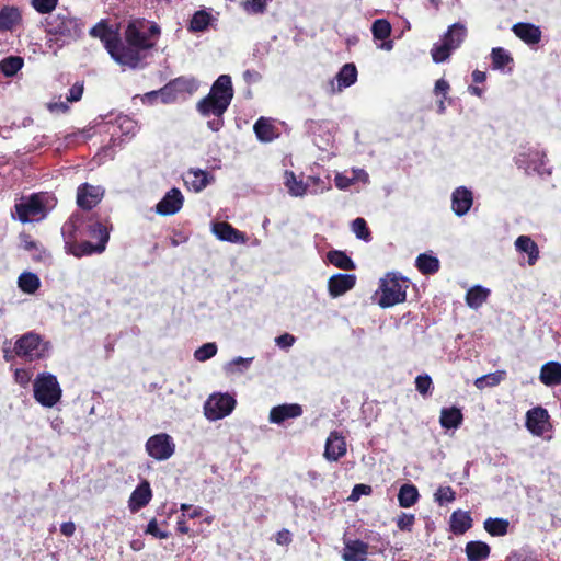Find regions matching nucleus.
Segmentation results:
<instances>
[{
    "instance_id": "64",
    "label": "nucleus",
    "mask_w": 561,
    "mask_h": 561,
    "mask_svg": "<svg viewBox=\"0 0 561 561\" xmlns=\"http://www.w3.org/2000/svg\"><path fill=\"white\" fill-rule=\"evenodd\" d=\"M48 110L50 112H61L66 113L69 111V106L65 102H54L48 104Z\"/></svg>"
},
{
    "instance_id": "10",
    "label": "nucleus",
    "mask_w": 561,
    "mask_h": 561,
    "mask_svg": "<svg viewBox=\"0 0 561 561\" xmlns=\"http://www.w3.org/2000/svg\"><path fill=\"white\" fill-rule=\"evenodd\" d=\"M89 34L99 38L111 57L116 61L117 47L119 45V34L113 30L105 20H101L89 32Z\"/></svg>"
},
{
    "instance_id": "27",
    "label": "nucleus",
    "mask_w": 561,
    "mask_h": 561,
    "mask_svg": "<svg viewBox=\"0 0 561 561\" xmlns=\"http://www.w3.org/2000/svg\"><path fill=\"white\" fill-rule=\"evenodd\" d=\"M472 527V518L469 512L455 511L450 516V530L455 535H463Z\"/></svg>"
},
{
    "instance_id": "63",
    "label": "nucleus",
    "mask_w": 561,
    "mask_h": 561,
    "mask_svg": "<svg viewBox=\"0 0 561 561\" xmlns=\"http://www.w3.org/2000/svg\"><path fill=\"white\" fill-rule=\"evenodd\" d=\"M60 531L62 535L70 537L76 531V525L72 522H65L60 525Z\"/></svg>"
},
{
    "instance_id": "38",
    "label": "nucleus",
    "mask_w": 561,
    "mask_h": 561,
    "mask_svg": "<svg viewBox=\"0 0 561 561\" xmlns=\"http://www.w3.org/2000/svg\"><path fill=\"white\" fill-rule=\"evenodd\" d=\"M327 260L341 270L353 271L356 268L354 261L344 251L331 250L327 253Z\"/></svg>"
},
{
    "instance_id": "7",
    "label": "nucleus",
    "mask_w": 561,
    "mask_h": 561,
    "mask_svg": "<svg viewBox=\"0 0 561 561\" xmlns=\"http://www.w3.org/2000/svg\"><path fill=\"white\" fill-rule=\"evenodd\" d=\"M236 407V400L228 393L210 396L204 405V414L210 421L229 415Z\"/></svg>"
},
{
    "instance_id": "56",
    "label": "nucleus",
    "mask_w": 561,
    "mask_h": 561,
    "mask_svg": "<svg viewBox=\"0 0 561 561\" xmlns=\"http://www.w3.org/2000/svg\"><path fill=\"white\" fill-rule=\"evenodd\" d=\"M266 1L267 0H245L243 8L249 13H264L266 10Z\"/></svg>"
},
{
    "instance_id": "59",
    "label": "nucleus",
    "mask_w": 561,
    "mask_h": 561,
    "mask_svg": "<svg viewBox=\"0 0 561 561\" xmlns=\"http://www.w3.org/2000/svg\"><path fill=\"white\" fill-rule=\"evenodd\" d=\"M449 90H450V85H449L448 81L445 80L444 78L438 79L435 82L434 93L436 95H442V98L447 99V94H448Z\"/></svg>"
},
{
    "instance_id": "49",
    "label": "nucleus",
    "mask_w": 561,
    "mask_h": 561,
    "mask_svg": "<svg viewBox=\"0 0 561 561\" xmlns=\"http://www.w3.org/2000/svg\"><path fill=\"white\" fill-rule=\"evenodd\" d=\"M453 50L454 49H451L450 44L444 43L442 41V43L439 44H434L433 48L431 49V55L433 60L439 64L446 61L449 58Z\"/></svg>"
},
{
    "instance_id": "33",
    "label": "nucleus",
    "mask_w": 561,
    "mask_h": 561,
    "mask_svg": "<svg viewBox=\"0 0 561 561\" xmlns=\"http://www.w3.org/2000/svg\"><path fill=\"white\" fill-rule=\"evenodd\" d=\"M516 250L527 253L528 264L534 265L539 257L538 245L528 236H519L515 241Z\"/></svg>"
},
{
    "instance_id": "1",
    "label": "nucleus",
    "mask_w": 561,
    "mask_h": 561,
    "mask_svg": "<svg viewBox=\"0 0 561 561\" xmlns=\"http://www.w3.org/2000/svg\"><path fill=\"white\" fill-rule=\"evenodd\" d=\"M111 229L98 214H72L61 227L66 252L79 259L103 253Z\"/></svg>"
},
{
    "instance_id": "20",
    "label": "nucleus",
    "mask_w": 561,
    "mask_h": 561,
    "mask_svg": "<svg viewBox=\"0 0 561 561\" xmlns=\"http://www.w3.org/2000/svg\"><path fill=\"white\" fill-rule=\"evenodd\" d=\"M213 180L209 172L201 169H190L184 175L185 185L194 192L203 191Z\"/></svg>"
},
{
    "instance_id": "53",
    "label": "nucleus",
    "mask_w": 561,
    "mask_h": 561,
    "mask_svg": "<svg viewBox=\"0 0 561 561\" xmlns=\"http://www.w3.org/2000/svg\"><path fill=\"white\" fill-rule=\"evenodd\" d=\"M456 500V492L451 486H439L435 493V501L439 505H444L446 503H451Z\"/></svg>"
},
{
    "instance_id": "19",
    "label": "nucleus",
    "mask_w": 561,
    "mask_h": 561,
    "mask_svg": "<svg viewBox=\"0 0 561 561\" xmlns=\"http://www.w3.org/2000/svg\"><path fill=\"white\" fill-rule=\"evenodd\" d=\"M473 203L472 192L465 186L457 187L451 195V208L457 216L466 215Z\"/></svg>"
},
{
    "instance_id": "61",
    "label": "nucleus",
    "mask_w": 561,
    "mask_h": 561,
    "mask_svg": "<svg viewBox=\"0 0 561 561\" xmlns=\"http://www.w3.org/2000/svg\"><path fill=\"white\" fill-rule=\"evenodd\" d=\"M294 342L295 337L289 333H285L276 337V344L284 348L290 347L294 344Z\"/></svg>"
},
{
    "instance_id": "46",
    "label": "nucleus",
    "mask_w": 561,
    "mask_h": 561,
    "mask_svg": "<svg viewBox=\"0 0 561 561\" xmlns=\"http://www.w3.org/2000/svg\"><path fill=\"white\" fill-rule=\"evenodd\" d=\"M41 282L34 273H23L19 277V287L27 294H34L39 288Z\"/></svg>"
},
{
    "instance_id": "14",
    "label": "nucleus",
    "mask_w": 561,
    "mask_h": 561,
    "mask_svg": "<svg viewBox=\"0 0 561 561\" xmlns=\"http://www.w3.org/2000/svg\"><path fill=\"white\" fill-rule=\"evenodd\" d=\"M356 275L337 273L332 275L328 280V291L332 298H337L356 285Z\"/></svg>"
},
{
    "instance_id": "26",
    "label": "nucleus",
    "mask_w": 561,
    "mask_h": 561,
    "mask_svg": "<svg viewBox=\"0 0 561 561\" xmlns=\"http://www.w3.org/2000/svg\"><path fill=\"white\" fill-rule=\"evenodd\" d=\"M463 422V414L459 408H443L440 410L439 423L445 430L458 428Z\"/></svg>"
},
{
    "instance_id": "62",
    "label": "nucleus",
    "mask_w": 561,
    "mask_h": 561,
    "mask_svg": "<svg viewBox=\"0 0 561 561\" xmlns=\"http://www.w3.org/2000/svg\"><path fill=\"white\" fill-rule=\"evenodd\" d=\"M334 182L337 188L345 190L352 184L353 181L345 175L336 174Z\"/></svg>"
},
{
    "instance_id": "31",
    "label": "nucleus",
    "mask_w": 561,
    "mask_h": 561,
    "mask_svg": "<svg viewBox=\"0 0 561 561\" xmlns=\"http://www.w3.org/2000/svg\"><path fill=\"white\" fill-rule=\"evenodd\" d=\"M467 36V28L461 23H455L448 27L447 32L443 36V42L450 44L451 49H457Z\"/></svg>"
},
{
    "instance_id": "43",
    "label": "nucleus",
    "mask_w": 561,
    "mask_h": 561,
    "mask_svg": "<svg viewBox=\"0 0 561 561\" xmlns=\"http://www.w3.org/2000/svg\"><path fill=\"white\" fill-rule=\"evenodd\" d=\"M20 240L22 243V248L25 251L34 252L33 259L36 261H41L43 259V255L45 254V250L43 247H41L35 240L32 239V236L22 232L20 233Z\"/></svg>"
},
{
    "instance_id": "34",
    "label": "nucleus",
    "mask_w": 561,
    "mask_h": 561,
    "mask_svg": "<svg viewBox=\"0 0 561 561\" xmlns=\"http://www.w3.org/2000/svg\"><path fill=\"white\" fill-rule=\"evenodd\" d=\"M489 296L490 290L488 288L476 285L468 289L465 300L470 308L478 309L486 301Z\"/></svg>"
},
{
    "instance_id": "24",
    "label": "nucleus",
    "mask_w": 561,
    "mask_h": 561,
    "mask_svg": "<svg viewBox=\"0 0 561 561\" xmlns=\"http://www.w3.org/2000/svg\"><path fill=\"white\" fill-rule=\"evenodd\" d=\"M22 22V14L18 7L3 5L0 9V32L13 31Z\"/></svg>"
},
{
    "instance_id": "54",
    "label": "nucleus",
    "mask_w": 561,
    "mask_h": 561,
    "mask_svg": "<svg viewBox=\"0 0 561 561\" xmlns=\"http://www.w3.org/2000/svg\"><path fill=\"white\" fill-rule=\"evenodd\" d=\"M149 95H160L161 101L165 104L172 103L179 98L178 93L173 91V87L170 82L158 91L149 92Z\"/></svg>"
},
{
    "instance_id": "44",
    "label": "nucleus",
    "mask_w": 561,
    "mask_h": 561,
    "mask_svg": "<svg viewBox=\"0 0 561 561\" xmlns=\"http://www.w3.org/2000/svg\"><path fill=\"white\" fill-rule=\"evenodd\" d=\"M493 69H504L507 65L513 62L511 54L502 47H495L491 51Z\"/></svg>"
},
{
    "instance_id": "47",
    "label": "nucleus",
    "mask_w": 561,
    "mask_h": 561,
    "mask_svg": "<svg viewBox=\"0 0 561 561\" xmlns=\"http://www.w3.org/2000/svg\"><path fill=\"white\" fill-rule=\"evenodd\" d=\"M371 33L375 39L383 41L391 34V25L386 19H378L371 25Z\"/></svg>"
},
{
    "instance_id": "11",
    "label": "nucleus",
    "mask_w": 561,
    "mask_h": 561,
    "mask_svg": "<svg viewBox=\"0 0 561 561\" xmlns=\"http://www.w3.org/2000/svg\"><path fill=\"white\" fill-rule=\"evenodd\" d=\"M49 33L60 36L75 37L81 33V23L79 19L69 14L59 13L48 22Z\"/></svg>"
},
{
    "instance_id": "55",
    "label": "nucleus",
    "mask_w": 561,
    "mask_h": 561,
    "mask_svg": "<svg viewBox=\"0 0 561 561\" xmlns=\"http://www.w3.org/2000/svg\"><path fill=\"white\" fill-rule=\"evenodd\" d=\"M31 4L38 13L47 14L56 9L58 0H31Z\"/></svg>"
},
{
    "instance_id": "15",
    "label": "nucleus",
    "mask_w": 561,
    "mask_h": 561,
    "mask_svg": "<svg viewBox=\"0 0 561 561\" xmlns=\"http://www.w3.org/2000/svg\"><path fill=\"white\" fill-rule=\"evenodd\" d=\"M302 407L298 403H283L270 410L268 421L280 425L287 420L297 419L302 415Z\"/></svg>"
},
{
    "instance_id": "21",
    "label": "nucleus",
    "mask_w": 561,
    "mask_h": 561,
    "mask_svg": "<svg viewBox=\"0 0 561 561\" xmlns=\"http://www.w3.org/2000/svg\"><path fill=\"white\" fill-rule=\"evenodd\" d=\"M213 232L216 237L222 241H228L232 243H244L245 234L244 232L236 229L232 225L227 221L216 222L213 226Z\"/></svg>"
},
{
    "instance_id": "57",
    "label": "nucleus",
    "mask_w": 561,
    "mask_h": 561,
    "mask_svg": "<svg viewBox=\"0 0 561 561\" xmlns=\"http://www.w3.org/2000/svg\"><path fill=\"white\" fill-rule=\"evenodd\" d=\"M146 533L150 534L153 537L159 538V539H167V538H169V533L160 530V528L158 527V523H157L156 518H152L148 523L147 528H146Z\"/></svg>"
},
{
    "instance_id": "50",
    "label": "nucleus",
    "mask_w": 561,
    "mask_h": 561,
    "mask_svg": "<svg viewBox=\"0 0 561 561\" xmlns=\"http://www.w3.org/2000/svg\"><path fill=\"white\" fill-rule=\"evenodd\" d=\"M217 353L216 343H205L194 352V357L198 362H205L214 357Z\"/></svg>"
},
{
    "instance_id": "58",
    "label": "nucleus",
    "mask_w": 561,
    "mask_h": 561,
    "mask_svg": "<svg viewBox=\"0 0 561 561\" xmlns=\"http://www.w3.org/2000/svg\"><path fill=\"white\" fill-rule=\"evenodd\" d=\"M84 85L83 82H76L70 89L67 95L68 102H78L81 100L83 94Z\"/></svg>"
},
{
    "instance_id": "3",
    "label": "nucleus",
    "mask_w": 561,
    "mask_h": 561,
    "mask_svg": "<svg viewBox=\"0 0 561 561\" xmlns=\"http://www.w3.org/2000/svg\"><path fill=\"white\" fill-rule=\"evenodd\" d=\"M227 96H215L208 93L205 98L198 101L196 108L204 117L215 116L207 122V126L213 131H218L224 127V114L229 107Z\"/></svg>"
},
{
    "instance_id": "36",
    "label": "nucleus",
    "mask_w": 561,
    "mask_h": 561,
    "mask_svg": "<svg viewBox=\"0 0 561 561\" xmlns=\"http://www.w3.org/2000/svg\"><path fill=\"white\" fill-rule=\"evenodd\" d=\"M285 186L288 193L295 197H301L307 193L308 183H305L301 179H297L293 171H285Z\"/></svg>"
},
{
    "instance_id": "17",
    "label": "nucleus",
    "mask_w": 561,
    "mask_h": 561,
    "mask_svg": "<svg viewBox=\"0 0 561 561\" xmlns=\"http://www.w3.org/2000/svg\"><path fill=\"white\" fill-rule=\"evenodd\" d=\"M548 422V411L541 407L533 408L526 413V427L534 435H542Z\"/></svg>"
},
{
    "instance_id": "2",
    "label": "nucleus",
    "mask_w": 561,
    "mask_h": 561,
    "mask_svg": "<svg viewBox=\"0 0 561 561\" xmlns=\"http://www.w3.org/2000/svg\"><path fill=\"white\" fill-rule=\"evenodd\" d=\"M160 34L161 28L156 22L145 19L129 21L124 31L125 44L119 38L116 62L136 68L141 61V51L153 48Z\"/></svg>"
},
{
    "instance_id": "5",
    "label": "nucleus",
    "mask_w": 561,
    "mask_h": 561,
    "mask_svg": "<svg viewBox=\"0 0 561 561\" xmlns=\"http://www.w3.org/2000/svg\"><path fill=\"white\" fill-rule=\"evenodd\" d=\"M61 397V389L54 375L38 377L34 382V398L43 407H54Z\"/></svg>"
},
{
    "instance_id": "25",
    "label": "nucleus",
    "mask_w": 561,
    "mask_h": 561,
    "mask_svg": "<svg viewBox=\"0 0 561 561\" xmlns=\"http://www.w3.org/2000/svg\"><path fill=\"white\" fill-rule=\"evenodd\" d=\"M539 379L548 387L561 385V363L548 362L542 365Z\"/></svg>"
},
{
    "instance_id": "22",
    "label": "nucleus",
    "mask_w": 561,
    "mask_h": 561,
    "mask_svg": "<svg viewBox=\"0 0 561 561\" xmlns=\"http://www.w3.org/2000/svg\"><path fill=\"white\" fill-rule=\"evenodd\" d=\"M368 548V543L359 539L348 540L345 542L342 558L344 561H366Z\"/></svg>"
},
{
    "instance_id": "60",
    "label": "nucleus",
    "mask_w": 561,
    "mask_h": 561,
    "mask_svg": "<svg viewBox=\"0 0 561 561\" xmlns=\"http://www.w3.org/2000/svg\"><path fill=\"white\" fill-rule=\"evenodd\" d=\"M371 486L367 484H356L353 488L351 500L357 501L362 494L369 495L371 493Z\"/></svg>"
},
{
    "instance_id": "23",
    "label": "nucleus",
    "mask_w": 561,
    "mask_h": 561,
    "mask_svg": "<svg viewBox=\"0 0 561 561\" xmlns=\"http://www.w3.org/2000/svg\"><path fill=\"white\" fill-rule=\"evenodd\" d=\"M513 33L528 45L538 44L541 39V31L531 23L519 22L513 25Z\"/></svg>"
},
{
    "instance_id": "6",
    "label": "nucleus",
    "mask_w": 561,
    "mask_h": 561,
    "mask_svg": "<svg viewBox=\"0 0 561 561\" xmlns=\"http://www.w3.org/2000/svg\"><path fill=\"white\" fill-rule=\"evenodd\" d=\"M15 215L12 218L18 219L22 224L32 220H38L45 216V205L37 194H32L30 197H22L20 202L14 205Z\"/></svg>"
},
{
    "instance_id": "32",
    "label": "nucleus",
    "mask_w": 561,
    "mask_h": 561,
    "mask_svg": "<svg viewBox=\"0 0 561 561\" xmlns=\"http://www.w3.org/2000/svg\"><path fill=\"white\" fill-rule=\"evenodd\" d=\"M209 93L215 96H227L228 102L231 103V100L233 98V88L230 76H219L217 80L213 83Z\"/></svg>"
},
{
    "instance_id": "51",
    "label": "nucleus",
    "mask_w": 561,
    "mask_h": 561,
    "mask_svg": "<svg viewBox=\"0 0 561 561\" xmlns=\"http://www.w3.org/2000/svg\"><path fill=\"white\" fill-rule=\"evenodd\" d=\"M415 388L423 397L430 396L434 389L431 376L427 374L419 375L415 378Z\"/></svg>"
},
{
    "instance_id": "52",
    "label": "nucleus",
    "mask_w": 561,
    "mask_h": 561,
    "mask_svg": "<svg viewBox=\"0 0 561 561\" xmlns=\"http://www.w3.org/2000/svg\"><path fill=\"white\" fill-rule=\"evenodd\" d=\"M396 524H397V527L401 530V531H412L413 529V526L415 524V515L414 514H410V513H404V512H401L397 517H396Z\"/></svg>"
},
{
    "instance_id": "18",
    "label": "nucleus",
    "mask_w": 561,
    "mask_h": 561,
    "mask_svg": "<svg viewBox=\"0 0 561 561\" xmlns=\"http://www.w3.org/2000/svg\"><path fill=\"white\" fill-rule=\"evenodd\" d=\"M152 499L150 483L147 480L141 481L131 492L128 500V508L136 513L147 506Z\"/></svg>"
},
{
    "instance_id": "28",
    "label": "nucleus",
    "mask_w": 561,
    "mask_h": 561,
    "mask_svg": "<svg viewBox=\"0 0 561 561\" xmlns=\"http://www.w3.org/2000/svg\"><path fill=\"white\" fill-rule=\"evenodd\" d=\"M465 552L468 561H483L490 557V546L480 540L469 541L466 545Z\"/></svg>"
},
{
    "instance_id": "13",
    "label": "nucleus",
    "mask_w": 561,
    "mask_h": 561,
    "mask_svg": "<svg viewBox=\"0 0 561 561\" xmlns=\"http://www.w3.org/2000/svg\"><path fill=\"white\" fill-rule=\"evenodd\" d=\"M346 451L345 438L337 431H332L325 440L323 457L328 461H339L346 455Z\"/></svg>"
},
{
    "instance_id": "39",
    "label": "nucleus",
    "mask_w": 561,
    "mask_h": 561,
    "mask_svg": "<svg viewBox=\"0 0 561 561\" xmlns=\"http://www.w3.org/2000/svg\"><path fill=\"white\" fill-rule=\"evenodd\" d=\"M339 90L354 84L357 80V68L354 64H345L336 75Z\"/></svg>"
},
{
    "instance_id": "12",
    "label": "nucleus",
    "mask_w": 561,
    "mask_h": 561,
    "mask_svg": "<svg viewBox=\"0 0 561 561\" xmlns=\"http://www.w3.org/2000/svg\"><path fill=\"white\" fill-rule=\"evenodd\" d=\"M103 195L101 186L83 183L77 188V205L83 210H91L102 201Z\"/></svg>"
},
{
    "instance_id": "37",
    "label": "nucleus",
    "mask_w": 561,
    "mask_h": 561,
    "mask_svg": "<svg viewBox=\"0 0 561 561\" xmlns=\"http://www.w3.org/2000/svg\"><path fill=\"white\" fill-rule=\"evenodd\" d=\"M420 494L414 484H403L398 493V502L400 507L408 508L413 506L419 501Z\"/></svg>"
},
{
    "instance_id": "8",
    "label": "nucleus",
    "mask_w": 561,
    "mask_h": 561,
    "mask_svg": "<svg viewBox=\"0 0 561 561\" xmlns=\"http://www.w3.org/2000/svg\"><path fill=\"white\" fill-rule=\"evenodd\" d=\"M14 353L16 356L27 358L28 360L42 358L44 347H42L41 335L34 332L23 334L14 344Z\"/></svg>"
},
{
    "instance_id": "29",
    "label": "nucleus",
    "mask_w": 561,
    "mask_h": 561,
    "mask_svg": "<svg viewBox=\"0 0 561 561\" xmlns=\"http://www.w3.org/2000/svg\"><path fill=\"white\" fill-rule=\"evenodd\" d=\"M253 129L257 139L262 142H271L278 136L276 127L265 117H260L255 122Z\"/></svg>"
},
{
    "instance_id": "48",
    "label": "nucleus",
    "mask_w": 561,
    "mask_h": 561,
    "mask_svg": "<svg viewBox=\"0 0 561 561\" xmlns=\"http://www.w3.org/2000/svg\"><path fill=\"white\" fill-rule=\"evenodd\" d=\"M352 231L360 240L366 242L371 240L370 229L368 228L366 220L362 217H358L352 221Z\"/></svg>"
},
{
    "instance_id": "45",
    "label": "nucleus",
    "mask_w": 561,
    "mask_h": 561,
    "mask_svg": "<svg viewBox=\"0 0 561 561\" xmlns=\"http://www.w3.org/2000/svg\"><path fill=\"white\" fill-rule=\"evenodd\" d=\"M506 373L504 370H496L495 373L486 374L476 379L474 386L478 389H483L486 387H495L497 386L504 378Z\"/></svg>"
},
{
    "instance_id": "9",
    "label": "nucleus",
    "mask_w": 561,
    "mask_h": 561,
    "mask_svg": "<svg viewBox=\"0 0 561 561\" xmlns=\"http://www.w3.org/2000/svg\"><path fill=\"white\" fill-rule=\"evenodd\" d=\"M146 451L156 460H167L175 451V445L167 433L156 434L146 443Z\"/></svg>"
},
{
    "instance_id": "30",
    "label": "nucleus",
    "mask_w": 561,
    "mask_h": 561,
    "mask_svg": "<svg viewBox=\"0 0 561 561\" xmlns=\"http://www.w3.org/2000/svg\"><path fill=\"white\" fill-rule=\"evenodd\" d=\"M215 21V18L207 10H198L196 11L192 19L190 20L187 30L192 33H201L205 32L211 22Z\"/></svg>"
},
{
    "instance_id": "4",
    "label": "nucleus",
    "mask_w": 561,
    "mask_h": 561,
    "mask_svg": "<svg viewBox=\"0 0 561 561\" xmlns=\"http://www.w3.org/2000/svg\"><path fill=\"white\" fill-rule=\"evenodd\" d=\"M405 282V278H400L394 274H387L386 278L381 280L379 286L381 291L378 301L379 306L381 308H389L405 301L408 288Z\"/></svg>"
},
{
    "instance_id": "42",
    "label": "nucleus",
    "mask_w": 561,
    "mask_h": 561,
    "mask_svg": "<svg viewBox=\"0 0 561 561\" xmlns=\"http://www.w3.org/2000/svg\"><path fill=\"white\" fill-rule=\"evenodd\" d=\"M173 87V91L178 93V95L184 94H193L197 88L198 83L193 78L179 77L170 81Z\"/></svg>"
},
{
    "instance_id": "16",
    "label": "nucleus",
    "mask_w": 561,
    "mask_h": 561,
    "mask_svg": "<svg viewBox=\"0 0 561 561\" xmlns=\"http://www.w3.org/2000/svg\"><path fill=\"white\" fill-rule=\"evenodd\" d=\"M184 197L176 187L171 188L163 198L157 204V213L163 216L176 214L183 206Z\"/></svg>"
},
{
    "instance_id": "40",
    "label": "nucleus",
    "mask_w": 561,
    "mask_h": 561,
    "mask_svg": "<svg viewBox=\"0 0 561 561\" xmlns=\"http://www.w3.org/2000/svg\"><path fill=\"white\" fill-rule=\"evenodd\" d=\"M24 66V59L20 56H9L0 61V72L4 77L15 76Z\"/></svg>"
},
{
    "instance_id": "35",
    "label": "nucleus",
    "mask_w": 561,
    "mask_h": 561,
    "mask_svg": "<svg viewBox=\"0 0 561 561\" xmlns=\"http://www.w3.org/2000/svg\"><path fill=\"white\" fill-rule=\"evenodd\" d=\"M415 266L423 275H433L439 271L440 263L436 256L422 253L415 260Z\"/></svg>"
},
{
    "instance_id": "41",
    "label": "nucleus",
    "mask_w": 561,
    "mask_h": 561,
    "mask_svg": "<svg viewBox=\"0 0 561 561\" xmlns=\"http://www.w3.org/2000/svg\"><path fill=\"white\" fill-rule=\"evenodd\" d=\"M488 534L494 537L505 536L508 533L510 523L504 518H486L483 523Z\"/></svg>"
}]
</instances>
